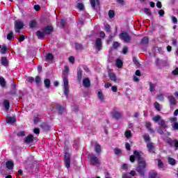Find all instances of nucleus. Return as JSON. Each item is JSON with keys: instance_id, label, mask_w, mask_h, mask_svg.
<instances>
[{"instance_id": "1", "label": "nucleus", "mask_w": 178, "mask_h": 178, "mask_svg": "<svg viewBox=\"0 0 178 178\" xmlns=\"http://www.w3.org/2000/svg\"><path fill=\"white\" fill-rule=\"evenodd\" d=\"M134 155L136 156L138 161V165L136 166V172H138L140 177H144L145 176V171L147 170V161L145 159L141 156L140 152L137 150L134 151Z\"/></svg>"}, {"instance_id": "2", "label": "nucleus", "mask_w": 178, "mask_h": 178, "mask_svg": "<svg viewBox=\"0 0 178 178\" xmlns=\"http://www.w3.org/2000/svg\"><path fill=\"white\" fill-rule=\"evenodd\" d=\"M64 165L65 168L69 170L70 169V163L72 162L70 154L66 152L63 156Z\"/></svg>"}, {"instance_id": "3", "label": "nucleus", "mask_w": 178, "mask_h": 178, "mask_svg": "<svg viewBox=\"0 0 178 178\" xmlns=\"http://www.w3.org/2000/svg\"><path fill=\"white\" fill-rule=\"evenodd\" d=\"M15 30H23L24 29V24L20 20H16L14 22Z\"/></svg>"}, {"instance_id": "4", "label": "nucleus", "mask_w": 178, "mask_h": 178, "mask_svg": "<svg viewBox=\"0 0 178 178\" xmlns=\"http://www.w3.org/2000/svg\"><path fill=\"white\" fill-rule=\"evenodd\" d=\"M120 38L121 40H123L125 41V42H130V40H131V38H130V35L127 32H122L120 34Z\"/></svg>"}, {"instance_id": "5", "label": "nucleus", "mask_w": 178, "mask_h": 178, "mask_svg": "<svg viewBox=\"0 0 178 178\" xmlns=\"http://www.w3.org/2000/svg\"><path fill=\"white\" fill-rule=\"evenodd\" d=\"M42 31L45 35H49L54 33V27L52 26H47L42 29Z\"/></svg>"}, {"instance_id": "6", "label": "nucleus", "mask_w": 178, "mask_h": 178, "mask_svg": "<svg viewBox=\"0 0 178 178\" xmlns=\"http://www.w3.org/2000/svg\"><path fill=\"white\" fill-rule=\"evenodd\" d=\"M146 148L149 152V154H155V145H154V143H147L146 145Z\"/></svg>"}, {"instance_id": "7", "label": "nucleus", "mask_w": 178, "mask_h": 178, "mask_svg": "<svg viewBox=\"0 0 178 178\" xmlns=\"http://www.w3.org/2000/svg\"><path fill=\"white\" fill-rule=\"evenodd\" d=\"M167 144L170 145V147H175L176 149L178 148V140H172V138H169L166 140Z\"/></svg>"}, {"instance_id": "8", "label": "nucleus", "mask_w": 178, "mask_h": 178, "mask_svg": "<svg viewBox=\"0 0 178 178\" xmlns=\"http://www.w3.org/2000/svg\"><path fill=\"white\" fill-rule=\"evenodd\" d=\"M95 47L97 51L102 50V40L99 38H97L95 42Z\"/></svg>"}, {"instance_id": "9", "label": "nucleus", "mask_w": 178, "mask_h": 178, "mask_svg": "<svg viewBox=\"0 0 178 178\" xmlns=\"http://www.w3.org/2000/svg\"><path fill=\"white\" fill-rule=\"evenodd\" d=\"M16 87H17L16 83L13 82V83L11 85V89L9 92L10 95L13 96V95H16V94H17V88Z\"/></svg>"}, {"instance_id": "10", "label": "nucleus", "mask_w": 178, "mask_h": 178, "mask_svg": "<svg viewBox=\"0 0 178 178\" xmlns=\"http://www.w3.org/2000/svg\"><path fill=\"white\" fill-rule=\"evenodd\" d=\"M90 161L91 165H98L99 163V161H98V158L95 156V154H92L90 156Z\"/></svg>"}, {"instance_id": "11", "label": "nucleus", "mask_w": 178, "mask_h": 178, "mask_svg": "<svg viewBox=\"0 0 178 178\" xmlns=\"http://www.w3.org/2000/svg\"><path fill=\"white\" fill-rule=\"evenodd\" d=\"M167 98L170 102V105L175 106L177 104V102L176 101V98H175L173 95H168L167 96Z\"/></svg>"}, {"instance_id": "12", "label": "nucleus", "mask_w": 178, "mask_h": 178, "mask_svg": "<svg viewBox=\"0 0 178 178\" xmlns=\"http://www.w3.org/2000/svg\"><path fill=\"white\" fill-rule=\"evenodd\" d=\"M24 143H26V144H30L31 143H33V141H34V136L29 134L28 135L24 140Z\"/></svg>"}, {"instance_id": "13", "label": "nucleus", "mask_w": 178, "mask_h": 178, "mask_svg": "<svg viewBox=\"0 0 178 178\" xmlns=\"http://www.w3.org/2000/svg\"><path fill=\"white\" fill-rule=\"evenodd\" d=\"M83 86L86 88H88L89 87H91V81H90V78H85L83 80Z\"/></svg>"}, {"instance_id": "14", "label": "nucleus", "mask_w": 178, "mask_h": 178, "mask_svg": "<svg viewBox=\"0 0 178 178\" xmlns=\"http://www.w3.org/2000/svg\"><path fill=\"white\" fill-rule=\"evenodd\" d=\"M76 79L79 83H80L83 79V70H81V68L77 69Z\"/></svg>"}, {"instance_id": "15", "label": "nucleus", "mask_w": 178, "mask_h": 178, "mask_svg": "<svg viewBox=\"0 0 178 178\" xmlns=\"http://www.w3.org/2000/svg\"><path fill=\"white\" fill-rule=\"evenodd\" d=\"M112 116L113 119H115L116 120H119V119H120V118L123 116V113L118 111H114L113 113Z\"/></svg>"}, {"instance_id": "16", "label": "nucleus", "mask_w": 178, "mask_h": 178, "mask_svg": "<svg viewBox=\"0 0 178 178\" xmlns=\"http://www.w3.org/2000/svg\"><path fill=\"white\" fill-rule=\"evenodd\" d=\"M35 35L38 40H44V37H45V33H44V31H37Z\"/></svg>"}, {"instance_id": "17", "label": "nucleus", "mask_w": 178, "mask_h": 178, "mask_svg": "<svg viewBox=\"0 0 178 178\" xmlns=\"http://www.w3.org/2000/svg\"><path fill=\"white\" fill-rule=\"evenodd\" d=\"M54 54H52L51 53H48L44 56L46 62H52L54 60Z\"/></svg>"}, {"instance_id": "18", "label": "nucleus", "mask_w": 178, "mask_h": 178, "mask_svg": "<svg viewBox=\"0 0 178 178\" xmlns=\"http://www.w3.org/2000/svg\"><path fill=\"white\" fill-rule=\"evenodd\" d=\"M108 77L111 81H114V83H116L118 81V77L116 76V74L113 72H108Z\"/></svg>"}, {"instance_id": "19", "label": "nucleus", "mask_w": 178, "mask_h": 178, "mask_svg": "<svg viewBox=\"0 0 178 178\" xmlns=\"http://www.w3.org/2000/svg\"><path fill=\"white\" fill-rule=\"evenodd\" d=\"M148 42H149V38H148L147 36H145L141 39L140 44V45H147Z\"/></svg>"}, {"instance_id": "20", "label": "nucleus", "mask_w": 178, "mask_h": 178, "mask_svg": "<svg viewBox=\"0 0 178 178\" xmlns=\"http://www.w3.org/2000/svg\"><path fill=\"white\" fill-rule=\"evenodd\" d=\"M6 166L8 170H12L13 169V167L15 166V163H13V161H8L6 163Z\"/></svg>"}, {"instance_id": "21", "label": "nucleus", "mask_w": 178, "mask_h": 178, "mask_svg": "<svg viewBox=\"0 0 178 178\" xmlns=\"http://www.w3.org/2000/svg\"><path fill=\"white\" fill-rule=\"evenodd\" d=\"M1 63L3 66H8L9 60H8V58L7 57H1Z\"/></svg>"}, {"instance_id": "22", "label": "nucleus", "mask_w": 178, "mask_h": 178, "mask_svg": "<svg viewBox=\"0 0 178 178\" xmlns=\"http://www.w3.org/2000/svg\"><path fill=\"white\" fill-rule=\"evenodd\" d=\"M38 26V22L35 19H33L29 22L30 29H35Z\"/></svg>"}, {"instance_id": "23", "label": "nucleus", "mask_w": 178, "mask_h": 178, "mask_svg": "<svg viewBox=\"0 0 178 178\" xmlns=\"http://www.w3.org/2000/svg\"><path fill=\"white\" fill-rule=\"evenodd\" d=\"M155 65L158 69H162V64H161V60L159 59V58H156L154 61Z\"/></svg>"}, {"instance_id": "24", "label": "nucleus", "mask_w": 178, "mask_h": 178, "mask_svg": "<svg viewBox=\"0 0 178 178\" xmlns=\"http://www.w3.org/2000/svg\"><path fill=\"white\" fill-rule=\"evenodd\" d=\"M7 123H10V124H13V123H16V117H9L6 120Z\"/></svg>"}, {"instance_id": "25", "label": "nucleus", "mask_w": 178, "mask_h": 178, "mask_svg": "<svg viewBox=\"0 0 178 178\" xmlns=\"http://www.w3.org/2000/svg\"><path fill=\"white\" fill-rule=\"evenodd\" d=\"M158 176V172L156 171H150L148 174L149 178H156Z\"/></svg>"}, {"instance_id": "26", "label": "nucleus", "mask_w": 178, "mask_h": 178, "mask_svg": "<svg viewBox=\"0 0 178 178\" xmlns=\"http://www.w3.org/2000/svg\"><path fill=\"white\" fill-rule=\"evenodd\" d=\"M40 127L43 129L44 131H49V130L51 129L49 125L47 124L46 123H42Z\"/></svg>"}, {"instance_id": "27", "label": "nucleus", "mask_w": 178, "mask_h": 178, "mask_svg": "<svg viewBox=\"0 0 178 178\" xmlns=\"http://www.w3.org/2000/svg\"><path fill=\"white\" fill-rule=\"evenodd\" d=\"M3 106L6 111H9V108H10V104L8 99H5L3 101Z\"/></svg>"}, {"instance_id": "28", "label": "nucleus", "mask_w": 178, "mask_h": 178, "mask_svg": "<svg viewBox=\"0 0 178 178\" xmlns=\"http://www.w3.org/2000/svg\"><path fill=\"white\" fill-rule=\"evenodd\" d=\"M92 8H95L97 5H99V0H90Z\"/></svg>"}, {"instance_id": "29", "label": "nucleus", "mask_w": 178, "mask_h": 178, "mask_svg": "<svg viewBox=\"0 0 178 178\" xmlns=\"http://www.w3.org/2000/svg\"><path fill=\"white\" fill-rule=\"evenodd\" d=\"M95 152H96V154H101V145L98 144V143H96L95 145Z\"/></svg>"}, {"instance_id": "30", "label": "nucleus", "mask_w": 178, "mask_h": 178, "mask_svg": "<svg viewBox=\"0 0 178 178\" xmlns=\"http://www.w3.org/2000/svg\"><path fill=\"white\" fill-rule=\"evenodd\" d=\"M44 83L46 88H49V87H51V80L49 79H45Z\"/></svg>"}, {"instance_id": "31", "label": "nucleus", "mask_w": 178, "mask_h": 178, "mask_svg": "<svg viewBox=\"0 0 178 178\" xmlns=\"http://www.w3.org/2000/svg\"><path fill=\"white\" fill-rule=\"evenodd\" d=\"M75 49L76 51H80L81 49H84V47H83V44L75 42Z\"/></svg>"}, {"instance_id": "32", "label": "nucleus", "mask_w": 178, "mask_h": 178, "mask_svg": "<svg viewBox=\"0 0 178 178\" xmlns=\"http://www.w3.org/2000/svg\"><path fill=\"white\" fill-rule=\"evenodd\" d=\"M149 86L150 92H154V91H155V88L156 87V86H155V84L152 83V82H149Z\"/></svg>"}, {"instance_id": "33", "label": "nucleus", "mask_w": 178, "mask_h": 178, "mask_svg": "<svg viewBox=\"0 0 178 178\" xmlns=\"http://www.w3.org/2000/svg\"><path fill=\"white\" fill-rule=\"evenodd\" d=\"M7 40H8L9 41H12V40H15V35H13V32H10L7 35Z\"/></svg>"}, {"instance_id": "34", "label": "nucleus", "mask_w": 178, "mask_h": 178, "mask_svg": "<svg viewBox=\"0 0 178 178\" xmlns=\"http://www.w3.org/2000/svg\"><path fill=\"white\" fill-rule=\"evenodd\" d=\"M168 163L172 165V166H175L176 165V160L172 157H168Z\"/></svg>"}, {"instance_id": "35", "label": "nucleus", "mask_w": 178, "mask_h": 178, "mask_svg": "<svg viewBox=\"0 0 178 178\" xmlns=\"http://www.w3.org/2000/svg\"><path fill=\"white\" fill-rule=\"evenodd\" d=\"M116 66H117V67H118V69H120V67H122V66H123V61H122V60H120V59H117Z\"/></svg>"}, {"instance_id": "36", "label": "nucleus", "mask_w": 178, "mask_h": 178, "mask_svg": "<svg viewBox=\"0 0 178 178\" xmlns=\"http://www.w3.org/2000/svg\"><path fill=\"white\" fill-rule=\"evenodd\" d=\"M157 165H158V167L160 168V169H163V168H165V165H163V162L162 161V160L161 159H159L157 161Z\"/></svg>"}, {"instance_id": "37", "label": "nucleus", "mask_w": 178, "mask_h": 178, "mask_svg": "<svg viewBox=\"0 0 178 178\" xmlns=\"http://www.w3.org/2000/svg\"><path fill=\"white\" fill-rule=\"evenodd\" d=\"M63 81H64V85H63L64 88L69 87V79H67V76H64Z\"/></svg>"}, {"instance_id": "38", "label": "nucleus", "mask_w": 178, "mask_h": 178, "mask_svg": "<svg viewBox=\"0 0 178 178\" xmlns=\"http://www.w3.org/2000/svg\"><path fill=\"white\" fill-rule=\"evenodd\" d=\"M0 86L1 87H6V81H5V79L2 76H0Z\"/></svg>"}, {"instance_id": "39", "label": "nucleus", "mask_w": 178, "mask_h": 178, "mask_svg": "<svg viewBox=\"0 0 178 178\" xmlns=\"http://www.w3.org/2000/svg\"><path fill=\"white\" fill-rule=\"evenodd\" d=\"M124 136L126 137V138H131V131L130 130H127L124 132Z\"/></svg>"}, {"instance_id": "40", "label": "nucleus", "mask_w": 178, "mask_h": 178, "mask_svg": "<svg viewBox=\"0 0 178 178\" xmlns=\"http://www.w3.org/2000/svg\"><path fill=\"white\" fill-rule=\"evenodd\" d=\"M133 62L138 67L141 66V64H140V62H138V60H137V57H133Z\"/></svg>"}, {"instance_id": "41", "label": "nucleus", "mask_w": 178, "mask_h": 178, "mask_svg": "<svg viewBox=\"0 0 178 178\" xmlns=\"http://www.w3.org/2000/svg\"><path fill=\"white\" fill-rule=\"evenodd\" d=\"M168 66H169V63H168V60H161V69L162 67H166Z\"/></svg>"}, {"instance_id": "42", "label": "nucleus", "mask_w": 178, "mask_h": 178, "mask_svg": "<svg viewBox=\"0 0 178 178\" xmlns=\"http://www.w3.org/2000/svg\"><path fill=\"white\" fill-rule=\"evenodd\" d=\"M58 113H60V115H63V111H65V108H63V106H60V104H58Z\"/></svg>"}, {"instance_id": "43", "label": "nucleus", "mask_w": 178, "mask_h": 178, "mask_svg": "<svg viewBox=\"0 0 178 178\" xmlns=\"http://www.w3.org/2000/svg\"><path fill=\"white\" fill-rule=\"evenodd\" d=\"M144 12L146 15H147V16H151V15H152V12L149 8H144Z\"/></svg>"}, {"instance_id": "44", "label": "nucleus", "mask_w": 178, "mask_h": 178, "mask_svg": "<svg viewBox=\"0 0 178 178\" xmlns=\"http://www.w3.org/2000/svg\"><path fill=\"white\" fill-rule=\"evenodd\" d=\"M108 17L110 19H113V17H115V11L110 10L108 11Z\"/></svg>"}, {"instance_id": "45", "label": "nucleus", "mask_w": 178, "mask_h": 178, "mask_svg": "<svg viewBox=\"0 0 178 178\" xmlns=\"http://www.w3.org/2000/svg\"><path fill=\"white\" fill-rule=\"evenodd\" d=\"M154 108H155V109H156V111L160 112V111H161V105L159 104V103H158V102H154Z\"/></svg>"}, {"instance_id": "46", "label": "nucleus", "mask_w": 178, "mask_h": 178, "mask_svg": "<svg viewBox=\"0 0 178 178\" xmlns=\"http://www.w3.org/2000/svg\"><path fill=\"white\" fill-rule=\"evenodd\" d=\"M97 97L100 101H104V94L101 91L98 92L97 93Z\"/></svg>"}, {"instance_id": "47", "label": "nucleus", "mask_w": 178, "mask_h": 178, "mask_svg": "<svg viewBox=\"0 0 178 178\" xmlns=\"http://www.w3.org/2000/svg\"><path fill=\"white\" fill-rule=\"evenodd\" d=\"M114 154L115 155H120V154H122V149L118 148V147H115L114 149Z\"/></svg>"}, {"instance_id": "48", "label": "nucleus", "mask_w": 178, "mask_h": 178, "mask_svg": "<svg viewBox=\"0 0 178 178\" xmlns=\"http://www.w3.org/2000/svg\"><path fill=\"white\" fill-rule=\"evenodd\" d=\"M76 8L79 9V10H83V9H84V4H83V3H78Z\"/></svg>"}, {"instance_id": "49", "label": "nucleus", "mask_w": 178, "mask_h": 178, "mask_svg": "<svg viewBox=\"0 0 178 178\" xmlns=\"http://www.w3.org/2000/svg\"><path fill=\"white\" fill-rule=\"evenodd\" d=\"M161 115H156L152 118V120L153 122H155L156 123L157 122H159V120H161Z\"/></svg>"}, {"instance_id": "50", "label": "nucleus", "mask_w": 178, "mask_h": 178, "mask_svg": "<svg viewBox=\"0 0 178 178\" xmlns=\"http://www.w3.org/2000/svg\"><path fill=\"white\" fill-rule=\"evenodd\" d=\"M143 138L145 141L149 143V141H151V138L149 137V135L145 134L143 135Z\"/></svg>"}, {"instance_id": "51", "label": "nucleus", "mask_w": 178, "mask_h": 178, "mask_svg": "<svg viewBox=\"0 0 178 178\" xmlns=\"http://www.w3.org/2000/svg\"><path fill=\"white\" fill-rule=\"evenodd\" d=\"M17 136H18V137H24V136H26V131H21L17 134Z\"/></svg>"}, {"instance_id": "52", "label": "nucleus", "mask_w": 178, "mask_h": 178, "mask_svg": "<svg viewBox=\"0 0 178 178\" xmlns=\"http://www.w3.org/2000/svg\"><path fill=\"white\" fill-rule=\"evenodd\" d=\"M64 95L67 98L69 95V87L64 88Z\"/></svg>"}, {"instance_id": "53", "label": "nucleus", "mask_w": 178, "mask_h": 178, "mask_svg": "<svg viewBox=\"0 0 178 178\" xmlns=\"http://www.w3.org/2000/svg\"><path fill=\"white\" fill-rule=\"evenodd\" d=\"M105 31H106V33H111V25L110 24H106L105 26Z\"/></svg>"}, {"instance_id": "54", "label": "nucleus", "mask_w": 178, "mask_h": 178, "mask_svg": "<svg viewBox=\"0 0 178 178\" xmlns=\"http://www.w3.org/2000/svg\"><path fill=\"white\" fill-rule=\"evenodd\" d=\"M8 49H8V47L3 46V47L1 49L0 52H1V54H6V51H8Z\"/></svg>"}, {"instance_id": "55", "label": "nucleus", "mask_w": 178, "mask_h": 178, "mask_svg": "<svg viewBox=\"0 0 178 178\" xmlns=\"http://www.w3.org/2000/svg\"><path fill=\"white\" fill-rule=\"evenodd\" d=\"M127 52H129V47H127V46H124L123 48H122V54L124 55H126V54H127Z\"/></svg>"}, {"instance_id": "56", "label": "nucleus", "mask_w": 178, "mask_h": 178, "mask_svg": "<svg viewBox=\"0 0 178 178\" xmlns=\"http://www.w3.org/2000/svg\"><path fill=\"white\" fill-rule=\"evenodd\" d=\"M120 46V44L119 42H113V47L114 49H116L117 48H119Z\"/></svg>"}, {"instance_id": "57", "label": "nucleus", "mask_w": 178, "mask_h": 178, "mask_svg": "<svg viewBox=\"0 0 178 178\" xmlns=\"http://www.w3.org/2000/svg\"><path fill=\"white\" fill-rule=\"evenodd\" d=\"M60 24H61L63 29H64L65 26H66V19H60Z\"/></svg>"}, {"instance_id": "58", "label": "nucleus", "mask_w": 178, "mask_h": 178, "mask_svg": "<svg viewBox=\"0 0 178 178\" xmlns=\"http://www.w3.org/2000/svg\"><path fill=\"white\" fill-rule=\"evenodd\" d=\"M35 81L36 84H40V83H41V77H40V76H37L35 79Z\"/></svg>"}, {"instance_id": "59", "label": "nucleus", "mask_w": 178, "mask_h": 178, "mask_svg": "<svg viewBox=\"0 0 178 178\" xmlns=\"http://www.w3.org/2000/svg\"><path fill=\"white\" fill-rule=\"evenodd\" d=\"M136 156L134 155H131L129 157V161L130 162H131L132 163L136 161ZM137 158V157H136Z\"/></svg>"}, {"instance_id": "60", "label": "nucleus", "mask_w": 178, "mask_h": 178, "mask_svg": "<svg viewBox=\"0 0 178 178\" xmlns=\"http://www.w3.org/2000/svg\"><path fill=\"white\" fill-rule=\"evenodd\" d=\"M125 148L127 151H130L131 149V146H130V143H125Z\"/></svg>"}, {"instance_id": "61", "label": "nucleus", "mask_w": 178, "mask_h": 178, "mask_svg": "<svg viewBox=\"0 0 178 178\" xmlns=\"http://www.w3.org/2000/svg\"><path fill=\"white\" fill-rule=\"evenodd\" d=\"M157 133H159V134H160L161 136H162L163 134V129H162V128L161 127H159L157 129Z\"/></svg>"}, {"instance_id": "62", "label": "nucleus", "mask_w": 178, "mask_h": 178, "mask_svg": "<svg viewBox=\"0 0 178 178\" xmlns=\"http://www.w3.org/2000/svg\"><path fill=\"white\" fill-rule=\"evenodd\" d=\"M171 41H172V45H173V47H177V39H172Z\"/></svg>"}, {"instance_id": "63", "label": "nucleus", "mask_w": 178, "mask_h": 178, "mask_svg": "<svg viewBox=\"0 0 178 178\" xmlns=\"http://www.w3.org/2000/svg\"><path fill=\"white\" fill-rule=\"evenodd\" d=\"M172 74L174 76H178V67L175 68L173 71H172Z\"/></svg>"}, {"instance_id": "64", "label": "nucleus", "mask_w": 178, "mask_h": 178, "mask_svg": "<svg viewBox=\"0 0 178 178\" xmlns=\"http://www.w3.org/2000/svg\"><path fill=\"white\" fill-rule=\"evenodd\" d=\"M172 129L174 130H178V122H175L173 125H172Z\"/></svg>"}]
</instances>
